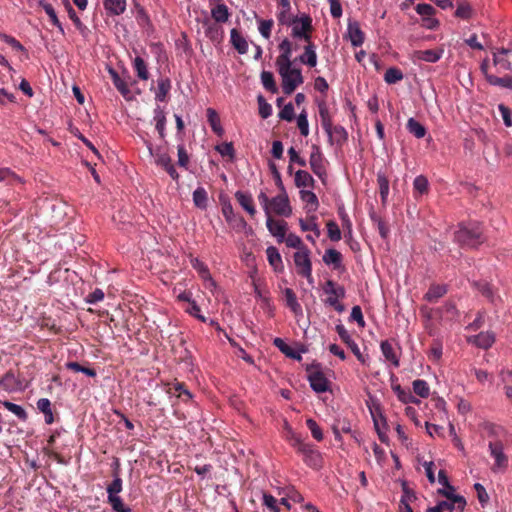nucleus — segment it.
Wrapping results in <instances>:
<instances>
[{"mask_svg": "<svg viewBox=\"0 0 512 512\" xmlns=\"http://www.w3.org/2000/svg\"><path fill=\"white\" fill-rule=\"evenodd\" d=\"M286 245L291 248H295L298 251H301L302 249H307L306 246H304L301 238L293 233L288 234V236L284 238Z\"/></svg>", "mask_w": 512, "mask_h": 512, "instance_id": "obj_62", "label": "nucleus"}, {"mask_svg": "<svg viewBox=\"0 0 512 512\" xmlns=\"http://www.w3.org/2000/svg\"><path fill=\"white\" fill-rule=\"evenodd\" d=\"M377 183L379 186V193H380L381 201L383 204H385L387 197L389 195V180L384 174L378 173L377 174Z\"/></svg>", "mask_w": 512, "mask_h": 512, "instance_id": "obj_50", "label": "nucleus"}, {"mask_svg": "<svg viewBox=\"0 0 512 512\" xmlns=\"http://www.w3.org/2000/svg\"><path fill=\"white\" fill-rule=\"evenodd\" d=\"M267 260L276 272H281L284 269L282 257L278 249L274 246H269L266 249Z\"/></svg>", "mask_w": 512, "mask_h": 512, "instance_id": "obj_27", "label": "nucleus"}, {"mask_svg": "<svg viewBox=\"0 0 512 512\" xmlns=\"http://www.w3.org/2000/svg\"><path fill=\"white\" fill-rule=\"evenodd\" d=\"M235 198L240 204V206L249 213L250 216H254L256 214V209L254 206V201L249 193H245L242 191H237L235 193Z\"/></svg>", "mask_w": 512, "mask_h": 512, "instance_id": "obj_24", "label": "nucleus"}, {"mask_svg": "<svg viewBox=\"0 0 512 512\" xmlns=\"http://www.w3.org/2000/svg\"><path fill=\"white\" fill-rule=\"evenodd\" d=\"M194 205L200 209H206L208 204V194L205 188L198 187L193 192Z\"/></svg>", "mask_w": 512, "mask_h": 512, "instance_id": "obj_43", "label": "nucleus"}, {"mask_svg": "<svg viewBox=\"0 0 512 512\" xmlns=\"http://www.w3.org/2000/svg\"><path fill=\"white\" fill-rule=\"evenodd\" d=\"M190 263L203 280H209L212 282L211 274L206 264H204L198 258H191Z\"/></svg>", "mask_w": 512, "mask_h": 512, "instance_id": "obj_47", "label": "nucleus"}, {"mask_svg": "<svg viewBox=\"0 0 512 512\" xmlns=\"http://www.w3.org/2000/svg\"><path fill=\"white\" fill-rule=\"evenodd\" d=\"M380 349L387 361H389L394 367L400 366L399 355L389 340H384L380 344Z\"/></svg>", "mask_w": 512, "mask_h": 512, "instance_id": "obj_19", "label": "nucleus"}, {"mask_svg": "<svg viewBox=\"0 0 512 512\" xmlns=\"http://www.w3.org/2000/svg\"><path fill=\"white\" fill-rule=\"evenodd\" d=\"M292 33L294 38L303 39L305 42L311 41V32L313 30L312 18L309 15H303L300 18L294 17L291 19Z\"/></svg>", "mask_w": 512, "mask_h": 512, "instance_id": "obj_5", "label": "nucleus"}, {"mask_svg": "<svg viewBox=\"0 0 512 512\" xmlns=\"http://www.w3.org/2000/svg\"><path fill=\"white\" fill-rule=\"evenodd\" d=\"M312 152L309 158V164L312 171L319 177L325 173V167L323 165V156L318 146L312 147Z\"/></svg>", "mask_w": 512, "mask_h": 512, "instance_id": "obj_16", "label": "nucleus"}, {"mask_svg": "<svg viewBox=\"0 0 512 512\" xmlns=\"http://www.w3.org/2000/svg\"><path fill=\"white\" fill-rule=\"evenodd\" d=\"M211 16L216 23H225L228 21L230 13L225 4L219 3L211 9Z\"/></svg>", "mask_w": 512, "mask_h": 512, "instance_id": "obj_35", "label": "nucleus"}, {"mask_svg": "<svg viewBox=\"0 0 512 512\" xmlns=\"http://www.w3.org/2000/svg\"><path fill=\"white\" fill-rule=\"evenodd\" d=\"M328 237L331 241L337 242L341 239V231L336 222L330 220L326 224Z\"/></svg>", "mask_w": 512, "mask_h": 512, "instance_id": "obj_61", "label": "nucleus"}, {"mask_svg": "<svg viewBox=\"0 0 512 512\" xmlns=\"http://www.w3.org/2000/svg\"><path fill=\"white\" fill-rule=\"evenodd\" d=\"M406 128L409 131V133H411L418 139L423 138L427 133L426 128L414 118L408 119Z\"/></svg>", "mask_w": 512, "mask_h": 512, "instance_id": "obj_41", "label": "nucleus"}, {"mask_svg": "<svg viewBox=\"0 0 512 512\" xmlns=\"http://www.w3.org/2000/svg\"><path fill=\"white\" fill-rule=\"evenodd\" d=\"M110 74H111L112 81H113V84L116 87V89L120 92V94L124 98L130 99L131 91L129 89L128 84L119 76V74L116 71L111 69Z\"/></svg>", "mask_w": 512, "mask_h": 512, "instance_id": "obj_33", "label": "nucleus"}, {"mask_svg": "<svg viewBox=\"0 0 512 512\" xmlns=\"http://www.w3.org/2000/svg\"><path fill=\"white\" fill-rule=\"evenodd\" d=\"M261 82H262V85L263 87L271 92V93H277L278 92V87L276 85V82L274 80V76H273V73L270 72V71H262L261 73Z\"/></svg>", "mask_w": 512, "mask_h": 512, "instance_id": "obj_45", "label": "nucleus"}, {"mask_svg": "<svg viewBox=\"0 0 512 512\" xmlns=\"http://www.w3.org/2000/svg\"><path fill=\"white\" fill-rule=\"evenodd\" d=\"M222 213L228 223H232L234 220L237 219L242 226H245V220L243 219V217H236L230 202L223 203Z\"/></svg>", "mask_w": 512, "mask_h": 512, "instance_id": "obj_53", "label": "nucleus"}, {"mask_svg": "<svg viewBox=\"0 0 512 512\" xmlns=\"http://www.w3.org/2000/svg\"><path fill=\"white\" fill-rule=\"evenodd\" d=\"M336 332L339 335L340 339L343 343L347 345L348 348L352 351V353L356 356L358 361L362 364L366 363V357L361 353L359 346L352 339L347 329L342 324L336 325Z\"/></svg>", "mask_w": 512, "mask_h": 512, "instance_id": "obj_8", "label": "nucleus"}, {"mask_svg": "<svg viewBox=\"0 0 512 512\" xmlns=\"http://www.w3.org/2000/svg\"><path fill=\"white\" fill-rule=\"evenodd\" d=\"M230 42L239 54L248 52V42L236 28L230 32Z\"/></svg>", "mask_w": 512, "mask_h": 512, "instance_id": "obj_22", "label": "nucleus"}, {"mask_svg": "<svg viewBox=\"0 0 512 512\" xmlns=\"http://www.w3.org/2000/svg\"><path fill=\"white\" fill-rule=\"evenodd\" d=\"M284 296L286 300L287 307L295 314H301L302 313V307L299 304L295 292L291 288H286L284 290Z\"/></svg>", "mask_w": 512, "mask_h": 512, "instance_id": "obj_34", "label": "nucleus"}, {"mask_svg": "<svg viewBox=\"0 0 512 512\" xmlns=\"http://www.w3.org/2000/svg\"><path fill=\"white\" fill-rule=\"evenodd\" d=\"M66 368L68 370H71V371H74V372L84 373L85 375H87L89 377H95L97 375L95 369L89 368V367H84L81 364H79L78 362H73V361L67 362L66 363Z\"/></svg>", "mask_w": 512, "mask_h": 512, "instance_id": "obj_56", "label": "nucleus"}, {"mask_svg": "<svg viewBox=\"0 0 512 512\" xmlns=\"http://www.w3.org/2000/svg\"><path fill=\"white\" fill-rule=\"evenodd\" d=\"M472 286L476 288L484 297L494 302V293L492 286L485 281H473Z\"/></svg>", "mask_w": 512, "mask_h": 512, "instance_id": "obj_49", "label": "nucleus"}, {"mask_svg": "<svg viewBox=\"0 0 512 512\" xmlns=\"http://www.w3.org/2000/svg\"><path fill=\"white\" fill-rule=\"evenodd\" d=\"M403 73L399 68L390 67L384 74V80L388 84H395L403 79Z\"/></svg>", "mask_w": 512, "mask_h": 512, "instance_id": "obj_55", "label": "nucleus"}, {"mask_svg": "<svg viewBox=\"0 0 512 512\" xmlns=\"http://www.w3.org/2000/svg\"><path fill=\"white\" fill-rule=\"evenodd\" d=\"M37 408L44 414L46 424L54 422V416L51 408V402L47 398H41L37 401Z\"/></svg>", "mask_w": 512, "mask_h": 512, "instance_id": "obj_40", "label": "nucleus"}, {"mask_svg": "<svg viewBox=\"0 0 512 512\" xmlns=\"http://www.w3.org/2000/svg\"><path fill=\"white\" fill-rule=\"evenodd\" d=\"M271 211L280 216L289 217L291 215L292 209L285 191H282L281 194L271 199L270 212Z\"/></svg>", "mask_w": 512, "mask_h": 512, "instance_id": "obj_9", "label": "nucleus"}, {"mask_svg": "<svg viewBox=\"0 0 512 512\" xmlns=\"http://www.w3.org/2000/svg\"><path fill=\"white\" fill-rule=\"evenodd\" d=\"M487 82L492 86L512 90V76L508 74L504 76L487 75Z\"/></svg>", "mask_w": 512, "mask_h": 512, "instance_id": "obj_32", "label": "nucleus"}, {"mask_svg": "<svg viewBox=\"0 0 512 512\" xmlns=\"http://www.w3.org/2000/svg\"><path fill=\"white\" fill-rule=\"evenodd\" d=\"M454 490L446 489H440L438 492L446 497V501L452 502L456 504V510L459 512H463L466 506V500L464 497L460 495H455L453 493Z\"/></svg>", "mask_w": 512, "mask_h": 512, "instance_id": "obj_31", "label": "nucleus"}, {"mask_svg": "<svg viewBox=\"0 0 512 512\" xmlns=\"http://www.w3.org/2000/svg\"><path fill=\"white\" fill-rule=\"evenodd\" d=\"M266 226L269 232L278 239V242H283L286 236L287 223L284 220H274L271 215H266Z\"/></svg>", "mask_w": 512, "mask_h": 512, "instance_id": "obj_10", "label": "nucleus"}, {"mask_svg": "<svg viewBox=\"0 0 512 512\" xmlns=\"http://www.w3.org/2000/svg\"><path fill=\"white\" fill-rule=\"evenodd\" d=\"M391 388L394 391V393L397 395V398L407 404V403H414L419 404L420 400L417 399L409 390H405L401 387L400 384L397 383V378L394 374L391 376Z\"/></svg>", "mask_w": 512, "mask_h": 512, "instance_id": "obj_14", "label": "nucleus"}, {"mask_svg": "<svg viewBox=\"0 0 512 512\" xmlns=\"http://www.w3.org/2000/svg\"><path fill=\"white\" fill-rule=\"evenodd\" d=\"M41 5H42L45 13L48 15L51 23L58 28V30L61 34H64V28H63L61 22L59 21L56 11L53 8V6L49 3H44V4L41 3Z\"/></svg>", "mask_w": 512, "mask_h": 512, "instance_id": "obj_51", "label": "nucleus"}, {"mask_svg": "<svg viewBox=\"0 0 512 512\" xmlns=\"http://www.w3.org/2000/svg\"><path fill=\"white\" fill-rule=\"evenodd\" d=\"M123 489V481L120 475H115L113 477V481L107 486L106 491L108 496L107 497H113L118 496V494Z\"/></svg>", "mask_w": 512, "mask_h": 512, "instance_id": "obj_54", "label": "nucleus"}, {"mask_svg": "<svg viewBox=\"0 0 512 512\" xmlns=\"http://www.w3.org/2000/svg\"><path fill=\"white\" fill-rule=\"evenodd\" d=\"M348 36L352 46L359 47L364 42V33L361 30L358 22H350L348 24Z\"/></svg>", "mask_w": 512, "mask_h": 512, "instance_id": "obj_23", "label": "nucleus"}, {"mask_svg": "<svg viewBox=\"0 0 512 512\" xmlns=\"http://www.w3.org/2000/svg\"><path fill=\"white\" fill-rule=\"evenodd\" d=\"M490 455L495 459L492 470H504L508 466V457L504 453V445L500 440L489 442Z\"/></svg>", "mask_w": 512, "mask_h": 512, "instance_id": "obj_7", "label": "nucleus"}, {"mask_svg": "<svg viewBox=\"0 0 512 512\" xmlns=\"http://www.w3.org/2000/svg\"><path fill=\"white\" fill-rule=\"evenodd\" d=\"M144 144L146 145L149 154L155 157V163L161 166L163 169L168 166L172 159L167 153H154L152 143L149 140L144 139Z\"/></svg>", "mask_w": 512, "mask_h": 512, "instance_id": "obj_36", "label": "nucleus"}, {"mask_svg": "<svg viewBox=\"0 0 512 512\" xmlns=\"http://www.w3.org/2000/svg\"><path fill=\"white\" fill-rule=\"evenodd\" d=\"M278 47H279V50L281 53L276 59V66L292 64L291 56H292L293 47H292L291 41L288 40L287 38H285L279 44Z\"/></svg>", "mask_w": 512, "mask_h": 512, "instance_id": "obj_17", "label": "nucleus"}, {"mask_svg": "<svg viewBox=\"0 0 512 512\" xmlns=\"http://www.w3.org/2000/svg\"><path fill=\"white\" fill-rule=\"evenodd\" d=\"M204 33L207 38H209L212 42L220 43L223 39V28L219 25V23L212 22L210 19H205L203 21Z\"/></svg>", "mask_w": 512, "mask_h": 512, "instance_id": "obj_12", "label": "nucleus"}, {"mask_svg": "<svg viewBox=\"0 0 512 512\" xmlns=\"http://www.w3.org/2000/svg\"><path fill=\"white\" fill-rule=\"evenodd\" d=\"M133 68L139 79L148 80L149 72L147 69V64L143 58H141L140 56L135 57L133 61Z\"/></svg>", "mask_w": 512, "mask_h": 512, "instance_id": "obj_44", "label": "nucleus"}, {"mask_svg": "<svg viewBox=\"0 0 512 512\" xmlns=\"http://www.w3.org/2000/svg\"><path fill=\"white\" fill-rule=\"evenodd\" d=\"M442 49H428V50H416L412 54L413 61H425L429 63H436L442 57Z\"/></svg>", "mask_w": 512, "mask_h": 512, "instance_id": "obj_15", "label": "nucleus"}, {"mask_svg": "<svg viewBox=\"0 0 512 512\" xmlns=\"http://www.w3.org/2000/svg\"><path fill=\"white\" fill-rule=\"evenodd\" d=\"M103 6L109 16H119L126 10V0H104Z\"/></svg>", "mask_w": 512, "mask_h": 512, "instance_id": "obj_20", "label": "nucleus"}, {"mask_svg": "<svg viewBox=\"0 0 512 512\" xmlns=\"http://www.w3.org/2000/svg\"><path fill=\"white\" fill-rule=\"evenodd\" d=\"M323 289L326 294L330 295L329 297L336 298L337 300L345 297L344 287L337 285L333 280H327Z\"/></svg>", "mask_w": 512, "mask_h": 512, "instance_id": "obj_38", "label": "nucleus"}, {"mask_svg": "<svg viewBox=\"0 0 512 512\" xmlns=\"http://www.w3.org/2000/svg\"><path fill=\"white\" fill-rule=\"evenodd\" d=\"M171 89V81L169 78H161L157 81V91L155 99L160 102L166 101L167 95Z\"/></svg>", "mask_w": 512, "mask_h": 512, "instance_id": "obj_37", "label": "nucleus"}, {"mask_svg": "<svg viewBox=\"0 0 512 512\" xmlns=\"http://www.w3.org/2000/svg\"><path fill=\"white\" fill-rule=\"evenodd\" d=\"M467 342L477 346L478 348L488 349L494 344L495 335L490 331L480 332L477 335L467 337Z\"/></svg>", "mask_w": 512, "mask_h": 512, "instance_id": "obj_11", "label": "nucleus"}, {"mask_svg": "<svg viewBox=\"0 0 512 512\" xmlns=\"http://www.w3.org/2000/svg\"><path fill=\"white\" fill-rule=\"evenodd\" d=\"M282 79V90L284 94H292L296 88L304 82L301 70L292 67V64L277 66Z\"/></svg>", "mask_w": 512, "mask_h": 512, "instance_id": "obj_2", "label": "nucleus"}, {"mask_svg": "<svg viewBox=\"0 0 512 512\" xmlns=\"http://www.w3.org/2000/svg\"><path fill=\"white\" fill-rule=\"evenodd\" d=\"M294 263L297 268V273L302 277H305L310 284L313 283L312 276V263L310 260L309 249H302L294 253Z\"/></svg>", "mask_w": 512, "mask_h": 512, "instance_id": "obj_6", "label": "nucleus"}, {"mask_svg": "<svg viewBox=\"0 0 512 512\" xmlns=\"http://www.w3.org/2000/svg\"><path fill=\"white\" fill-rule=\"evenodd\" d=\"M413 187L416 192L423 195L428 192L429 183L425 176L419 175L413 181Z\"/></svg>", "mask_w": 512, "mask_h": 512, "instance_id": "obj_59", "label": "nucleus"}, {"mask_svg": "<svg viewBox=\"0 0 512 512\" xmlns=\"http://www.w3.org/2000/svg\"><path fill=\"white\" fill-rule=\"evenodd\" d=\"M0 386L7 391L17 389L18 381L15 374L12 371H8L4 376L0 378Z\"/></svg>", "mask_w": 512, "mask_h": 512, "instance_id": "obj_46", "label": "nucleus"}, {"mask_svg": "<svg viewBox=\"0 0 512 512\" xmlns=\"http://www.w3.org/2000/svg\"><path fill=\"white\" fill-rule=\"evenodd\" d=\"M107 501L115 512H132L131 508L123 503V500L119 495L107 497Z\"/></svg>", "mask_w": 512, "mask_h": 512, "instance_id": "obj_57", "label": "nucleus"}, {"mask_svg": "<svg viewBox=\"0 0 512 512\" xmlns=\"http://www.w3.org/2000/svg\"><path fill=\"white\" fill-rule=\"evenodd\" d=\"M306 425L315 440H317V441L323 440L322 429L320 428V426L317 424V422L314 419H312V418L307 419Z\"/></svg>", "mask_w": 512, "mask_h": 512, "instance_id": "obj_63", "label": "nucleus"}, {"mask_svg": "<svg viewBox=\"0 0 512 512\" xmlns=\"http://www.w3.org/2000/svg\"><path fill=\"white\" fill-rule=\"evenodd\" d=\"M65 6L67 8L69 18L72 20L76 28L80 32H83L86 29V26L82 23V21L80 20V18L78 17V15L76 14L75 10L73 9L68 0H65Z\"/></svg>", "mask_w": 512, "mask_h": 512, "instance_id": "obj_58", "label": "nucleus"}, {"mask_svg": "<svg viewBox=\"0 0 512 512\" xmlns=\"http://www.w3.org/2000/svg\"><path fill=\"white\" fill-rule=\"evenodd\" d=\"M308 381L311 388L317 393H323L329 390V381L321 371L319 363H312L306 368Z\"/></svg>", "mask_w": 512, "mask_h": 512, "instance_id": "obj_4", "label": "nucleus"}, {"mask_svg": "<svg viewBox=\"0 0 512 512\" xmlns=\"http://www.w3.org/2000/svg\"><path fill=\"white\" fill-rule=\"evenodd\" d=\"M0 183L5 184L7 187L13 188L17 185H23L25 181L12 169L8 167H0Z\"/></svg>", "mask_w": 512, "mask_h": 512, "instance_id": "obj_13", "label": "nucleus"}, {"mask_svg": "<svg viewBox=\"0 0 512 512\" xmlns=\"http://www.w3.org/2000/svg\"><path fill=\"white\" fill-rule=\"evenodd\" d=\"M315 181L313 177L305 170H298L295 173V185L298 188L301 187H311L313 188Z\"/></svg>", "mask_w": 512, "mask_h": 512, "instance_id": "obj_39", "label": "nucleus"}, {"mask_svg": "<svg viewBox=\"0 0 512 512\" xmlns=\"http://www.w3.org/2000/svg\"><path fill=\"white\" fill-rule=\"evenodd\" d=\"M446 293H447L446 285L432 284L429 287L426 294L424 295V299L430 303H436Z\"/></svg>", "mask_w": 512, "mask_h": 512, "instance_id": "obj_28", "label": "nucleus"}, {"mask_svg": "<svg viewBox=\"0 0 512 512\" xmlns=\"http://www.w3.org/2000/svg\"><path fill=\"white\" fill-rule=\"evenodd\" d=\"M273 344L277 347L286 357L300 361L302 359L299 352L292 349L282 338H275Z\"/></svg>", "mask_w": 512, "mask_h": 512, "instance_id": "obj_30", "label": "nucleus"}, {"mask_svg": "<svg viewBox=\"0 0 512 512\" xmlns=\"http://www.w3.org/2000/svg\"><path fill=\"white\" fill-rule=\"evenodd\" d=\"M207 120L211 126L212 131L221 136L223 134V128L220 123L219 115L214 109H207Z\"/></svg>", "mask_w": 512, "mask_h": 512, "instance_id": "obj_42", "label": "nucleus"}, {"mask_svg": "<svg viewBox=\"0 0 512 512\" xmlns=\"http://www.w3.org/2000/svg\"><path fill=\"white\" fill-rule=\"evenodd\" d=\"M413 391L421 398H427L430 395V388L425 380L417 379L412 383Z\"/></svg>", "mask_w": 512, "mask_h": 512, "instance_id": "obj_52", "label": "nucleus"}, {"mask_svg": "<svg viewBox=\"0 0 512 512\" xmlns=\"http://www.w3.org/2000/svg\"><path fill=\"white\" fill-rule=\"evenodd\" d=\"M262 505L269 511V512H280V504L279 501L272 496L269 493L264 492L262 494Z\"/></svg>", "mask_w": 512, "mask_h": 512, "instance_id": "obj_48", "label": "nucleus"}, {"mask_svg": "<svg viewBox=\"0 0 512 512\" xmlns=\"http://www.w3.org/2000/svg\"><path fill=\"white\" fill-rule=\"evenodd\" d=\"M507 53H508V50L504 49V48L493 53V65L495 66L497 73L512 70V65H511L510 61H508L505 58Z\"/></svg>", "mask_w": 512, "mask_h": 512, "instance_id": "obj_18", "label": "nucleus"}, {"mask_svg": "<svg viewBox=\"0 0 512 512\" xmlns=\"http://www.w3.org/2000/svg\"><path fill=\"white\" fill-rule=\"evenodd\" d=\"M294 448L303 456V461L313 469H319L322 466L321 454L316 451L312 445L304 443L302 440L295 439Z\"/></svg>", "mask_w": 512, "mask_h": 512, "instance_id": "obj_3", "label": "nucleus"}, {"mask_svg": "<svg viewBox=\"0 0 512 512\" xmlns=\"http://www.w3.org/2000/svg\"><path fill=\"white\" fill-rule=\"evenodd\" d=\"M454 240L462 247L476 248L485 241L483 228L478 222L460 223Z\"/></svg>", "mask_w": 512, "mask_h": 512, "instance_id": "obj_1", "label": "nucleus"}, {"mask_svg": "<svg viewBox=\"0 0 512 512\" xmlns=\"http://www.w3.org/2000/svg\"><path fill=\"white\" fill-rule=\"evenodd\" d=\"M154 117L153 121L155 122V128L159 134V138L164 140L166 133V115L164 110L160 106H156L154 108Z\"/></svg>", "mask_w": 512, "mask_h": 512, "instance_id": "obj_21", "label": "nucleus"}, {"mask_svg": "<svg viewBox=\"0 0 512 512\" xmlns=\"http://www.w3.org/2000/svg\"><path fill=\"white\" fill-rule=\"evenodd\" d=\"M456 509V504L449 502V501H441L437 505L433 507H429L426 512H444L449 511L453 512V510Z\"/></svg>", "mask_w": 512, "mask_h": 512, "instance_id": "obj_64", "label": "nucleus"}, {"mask_svg": "<svg viewBox=\"0 0 512 512\" xmlns=\"http://www.w3.org/2000/svg\"><path fill=\"white\" fill-rule=\"evenodd\" d=\"M3 406L10 412H12L14 415H16L21 420H26L27 413L26 411L20 406L15 403L5 401L3 403Z\"/></svg>", "mask_w": 512, "mask_h": 512, "instance_id": "obj_60", "label": "nucleus"}, {"mask_svg": "<svg viewBox=\"0 0 512 512\" xmlns=\"http://www.w3.org/2000/svg\"><path fill=\"white\" fill-rule=\"evenodd\" d=\"M315 49L316 47L311 41L307 42L304 53L299 56L298 60L309 67H315L317 64V54Z\"/></svg>", "mask_w": 512, "mask_h": 512, "instance_id": "obj_26", "label": "nucleus"}, {"mask_svg": "<svg viewBox=\"0 0 512 512\" xmlns=\"http://www.w3.org/2000/svg\"><path fill=\"white\" fill-rule=\"evenodd\" d=\"M330 143L337 144L342 147L348 139V133L346 129L340 125L335 126L332 130L327 133Z\"/></svg>", "mask_w": 512, "mask_h": 512, "instance_id": "obj_25", "label": "nucleus"}, {"mask_svg": "<svg viewBox=\"0 0 512 512\" xmlns=\"http://www.w3.org/2000/svg\"><path fill=\"white\" fill-rule=\"evenodd\" d=\"M322 260L326 265H333L334 269H338L342 264V254L334 248H329L325 251Z\"/></svg>", "mask_w": 512, "mask_h": 512, "instance_id": "obj_29", "label": "nucleus"}]
</instances>
